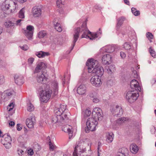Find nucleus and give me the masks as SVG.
<instances>
[{
	"instance_id": "24",
	"label": "nucleus",
	"mask_w": 156,
	"mask_h": 156,
	"mask_svg": "<svg viewBox=\"0 0 156 156\" xmlns=\"http://www.w3.org/2000/svg\"><path fill=\"white\" fill-rule=\"evenodd\" d=\"M46 67L47 65L46 64L42 62H39L35 68L34 73H37L40 72L42 70Z\"/></svg>"
},
{
	"instance_id": "10",
	"label": "nucleus",
	"mask_w": 156,
	"mask_h": 156,
	"mask_svg": "<svg viewBox=\"0 0 156 156\" xmlns=\"http://www.w3.org/2000/svg\"><path fill=\"white\" fill-rule=\"evenodd\" d=\"M34 30V27L32 26L29 25L27 27L26 29L23 30V32L24 35L29 40H32Z\"/></svg>"
},
{
	"instance_id": "37",
	"label": "nucleus",
	"mask_w": 156,
	"mask_h": 156,
	"mask_svg": "<svg viewBox=\"0 0 156 156\" xmlns=\"http://www.w3.org/2000/svg\"><path fill=\"white\" fill-rule=\"evenodd\" d=\"M53 23L54 25V27H55V29L57 31H58L59 32H60L62 31V27H61L60 24L58 23V22H56L55 21V20H54L53 21Z\"/></svg>"
},
{
	"instance_id": "16",
	"label": "nucleus",
	"mask_w": 156,
	"mask_h": 156,
	"mask_svg": "<svg viewBox=\"0 0 156 156\" xmlns=\"http://www.w3.org/2000/svg\"><path fill=\"white\" fill-rule=\"evenodd\" d=\"M115 48L114 45H108L102 48L100 50V52L101 53H103L104 52L111 53L115 51Z\"/></svg>"
},
{
	"instance_id": "50",
	"label": "nucleus",
	"mask_w": 156,
	"mask_h": 156,
	"mask_svg": "<svg viewBox=\"0 0 156 156\" xmlns=\"http://www.w3.org/2000/svg\"><path fill=\"white\" fill-rule=\"evenodd\" d=\"M149 51L151 56L154 58H155L156 56L155 51L151 47L150 48Z\"/></svg>"
},
{
	"instance_id": "62",
	"label": "nucleus",
	"mask_w": 156,
	"mask_h": 156,
	"mask_svg": "<svg viewBox=\"0 0 156 156\" xmlns=\"http://www.w3.org/2000/svg\"><path fill=\"white\" fill-rule=\"evenodd\" d=\"M2 96H1V98H2V99H3V100H7L9 98L8 97L7 95H4V96H3V97H2Z\"/></svg>"
},
{
	"instance_id": "5",
	"label": "nucleus",
	"mask_w": 156,
	"mask_h": 156,
	"mask_svg": "<svg viewBox=\"0 0 156 156\" xmlns=\"http://www.w3.org/2000/svg\"><path fill=\"white\" fill-rule=\"evenodd\" d=\"M17 5L16 3L12 1L6 0L3 4L2 8L3 10L6 11L7 14H9L14 12Z\"/></svg>"
},
{
	"instance_id": "15",
	"label": "nucleus",
	"mask_w": 156,
	"mask_h": 156,
	"mask_svg": "<svg viewBox=\"0 0 156 156\" xmlns=\"http://www.w3.org/2000/svg\"><path fill=\"white\" fill-rule=\"evenodd\" d=\"M77 92L79 94L85 96L86 95L87 88L85 85L81 84L77 88Z\"/></svg>"
},
{
	"instance_id": "49",
	"label": "nucleus",
	"mask_w": 156,
	"mask_h": 156,
	"mask_svg": "<svg viewBox=\"0 0 156 156\" xmlns=\"http://www.w3.org/2000/svg\"><path fill=\"white\" fill-rule=\"evenodd\" d=\"M14 107V105L13 103H11L9 105H8L7 107V110L8 111L10 112L13 109Z\"/></svg>"
},
{
	"instance_id": "64",
	"label": "nucleus",
	"mask_w": 156,
	"mask_h": 156,
	"mask_svg": "<svg viewBox=\"0 0 156 156\" xmlns=\"http://www.w3.org/2000/svg\"><path fill=\"white\" fill-rule=\"evenodd\" d=\"M124 2L127 5H129V1L127 0H124Z\"/></svg>"
},
{
	"instance_id": "40",
	"label": "nucleus",
	"mask_w": 156,
	"mask_h": 156,
	"mask_svg": "<svg viewBox=\"0 0 156 156\" xmlns=\"http://www.w3.org/2000/svg\"><path fill=\"white\" fill-rule=\"evenodd\" d=\"M49 149L51 151H54L57 148V147L54 144L50 141L49 142Z\"/></svg>"
},
{
	"instance_id": "53",
	"label": "nucleus",
	"mask_w": 156,
	"mask_h": 156,
	"mask_svg": "<svg viewBox=\"0 0 156 156\" xmlns=\"http://www.w3.org/2000/svg\"><path fill=\"white\" fill-rule=\"evenodd\" d=\"M34 151L32 149H30L27 151V153L30 156H32L34 154Z\"/></svg>"
},
{
	"instance_id": "11",
	"label": "nucleus",
	"mask_w": 156,
	"mask_h": 156,
	"mask_svg": "<svg viewBox=\"0 0 156 156\" xmlns=\"http://www.w3.org/2000/svg\"><path fill=\"white\" fill-rule=\"evenodd\" d=\"M90 81L92 85L96 87H99L102 84L101 77L99 76H93L90 79Z\"/></svg>"
},
{
	"instance_id": "36",
	"label": "nucleus",
	"mask_w": 156,
	"mask_h": 156,
	"mask_svg": "<svg viewBox=\"0 0 156 156\" xmlns=\"http://www.w3.org/2000/svg\"><path fill=\"white\" fill-rule=\"evenodd\" d=\"M130 149L131 152L136 154L138 150L137 146L135 144H132L130 146Z\"/></svg>"
},
{
	"instance_id": "61",
	"label": "nucleus",
	"mask_w": 156,
	"mask_h": 156,
	"mask_svg": "<svg viewBox=\"0 0 156 156\" xmlns=\"http://www.w3.org/2000/svg\"><path fill=\"white\" fill-rule=\"evenodd\" d=\"M15 124V123L14 122L12 121H10L9 122V126L12 127H13Z\"/></svg>"
},
{
	"instance_id": "4",
	"label": "nucleus",
	"mask_w": 156,
	"mask_h": 156,
	"mask_svg": "<svg viewBox=\"0 0 156 156\" xmlns=\"http://www.w3.org/2000/svg\"><path fill=\"white\" fill-rule=\"evenodd\" d=\"M38 92L40 96V101L44 103H47L48 101L52 94L51 90L49 89V85L45 84L39 88Z\"/></svg>"
},
{
	"instance_id": "9",
	"label": "nucleus",
	"mask_w": 156,
	"mask_h": 156,
	"mask_svg": "<svg viewBox=\"0 0 156 156\" xmlns=\"http://www.w3.org/2000/svg\"><path fill=\"white\" fill-rule=\"evenodd\" d=\"M92 117L98 120H101L103 118L102 110L98 107L94 108L92 111Z\"/></svg>"
},
{
	"instance_id": "54",
	"label": "nucleus",
	"mask_w": 156,
	"mask_h": 156,
	"mask_svg": "<svg viewBox=\"0 0 156 156\" xmlns=\"http://www.w3.org/2000/svg\"><path fill=\"white\" fill-rule=\"evenodd\" d=\"M34 61V58H30L28 59V62L29 64H32Z\"/></svg>"
},
{
	"instance_id": "42",
	"label": "nucleus",
	"mask_w": 156,
	"mask_h": 156,
	"mask_svg": "<svg viewBox=\"0 0 156 156\" xmlns=\"http://www.w3.org/2000/svg\"><path fill=\"white\" fill-rule=\"evenodd\" d=\"M83 114L84 116L85 117L90 116L91 114L90 108H87L86 110L83 112Z\"/></svg>"
},
{
	"instance_id": "39",
	"label": "nucleus",
	"mask_w": 156,
	"mask_h": 156,
	"mask_svg": "<svg viewBox=\"0 0 156 156\" xmlns=\"http://www.w3.org/2000/svg\"><path fill=\"white\" fill-rule=\"evenodd\" d=\"M47 34V33L46 31L42 30L39 32L38 34V37L40 38H42L45 37Z\"/></svg>"
},
{
	"instance_id": "55",
	"label": "nucleus",
	"mask_w": 156,
	"mask_h": 156,
	"mask_svg": "<svg viewBox=\"0 0 156 156\" xmlns=\"http://www.w3.org/2000/svg\"><path fill=\"white\" fill-rule=\"evenodd\" d=\"M23 20L22 19H19L17 20L16 23V24L17 26H20L21 24V22L23 21Z\"/></svg>"
},
{
	"instance_id": "17",
	"label": "nucleus",
	"mask_w": 156,
	"mask_h": 156,
	"mask_svg": "<svg viewBox=\"0 0 156 156\" xmlns=\"http://www.w3.org/2000/svg\"><path fill=\"white\" fill-rule=\"evenodd\" d=\"M35 123V117L33 116L27 118L26 120V124L29 128H32L34 127Z\"/></svg>"
},
{
	"instance_id": "56",
	"label": "nucleus",
	"mask_w": 156,
	"mask_h": 156,
	"mask_svg": "<svg viewBox=\"0 0 156 156\" xmlns=\"http://www.w3.org/2000/svg\"><path fill=\"white\" fill-rule=\"evenodd\" d=\"M17 129L18 131H20L22 129V126L21 125L19 124H18L17 125V126H16Z\"/></svg>"
},
{
	"instance_id": "41",
	"label": "nucleus",
	"mask_w": 156,
	"mask_h": 156,
	"mask_svg": "<svg viewBox=\"0 0 156 156\" xmlns=\"http://www.w3.org/2000/svg\"><path fill=\"white\" fill-rule=\"evenodd\" d=\"M25 9L23 8L19 12L18 16L19 18L21 19H23L25 17L24 16Z\"/></svg>"
},
{
	"instance_id": "12",
	"label": "nucleus",
	"mask_w": 156,
	"mask_h": 156,
	"mask_svg": "<svg viewBox=\"0 0 156 156\" xmlns=\"http://www.w3.org/2000/svg\"><path fill=\"white\" fill-rule=\"evenodd\" d=\"M110 110L112 114L114 116H120L123 113V110L121 107L118 105L114 106L110 108Z\"/></svg>"
},
{
	"instance_id": "47",
	"label": "nucleus",
	"mask_w": 156,
	"mask_h": 156,
	"mask_svg": "<svg viewBox=\"0 0 156 156\" xmlns=\"http://www.w3.org/2000/svg\"><path fill=\"white\" fill-rule=\"evenodd\" d=\"M127 119L126 118H119L117 120V123L119 124H121L122 123L124 122Z\"/></svg>"
},
{
	"instance_id": "26",
	"label": "nucleus",
	"mask_w": 156,
	"mask_h": 156,
	"mask_svg": "<svg viewBox=\"0 0 156 156\" xmlns=\"http://www.w3.org/2000/svg\"><path fill=\"white\" fill-rule=\"evenodd\" d=\"M128 151L125 147H122L119 150L117 153L116 156H128Z\"/></svg>"
},
{
	"instance_id": "58",
	"label": "nucleus",
	"mask_w": 156,
	"mask_h": 156,
	"mask_svg": "<svg viewBox=\"0 0 156 156\" xmlns=\"http://www.w3.org/2000/svg\"><path fill=\"white\" fill-rule=\"evenodd\" d=\"M23 137L21 136H20L18 138V140L19 142H23Z\"/></svg>"
},
{
	"instance_id": "45",
	"label": "nucleus",
	"mask_w": 156,
	"mask_h": 156,
	"mask_svg": "<svg viewBox=\"0 0 156 156\" xmlns=\"http://www.w3.org/2000/svg\"><path fill=\"white\" fill-rule=\"evenodd\" d=\"M123 48L125 50H128L131 48V46L129 43L127 42H126L123 45Z\"/></svg>"
},
{
	"instance_id": "30",
	"label": "nucleus",
	"mask_w": 156,
	"mask_h": 156,
	"mask_svg": "<svg viewBox=\"0 0 156 156\" xmlns=\"http://www.w3.org/2000/svg\"><path fill=\"white\" fill-rule=\"evenodd\" d=\"M60 110L58 108H55L54 110L55 115L58 116H62L64 117V119H65V118H66V121H67L68 119L67 114L65 113L62 114Z\"/></svg>"
},
{
	"instance_id": "13",
	"label": "nucleus",
	"mask_w": 156,
	"mask_h": 156,
	"mask_svg": "<svg viewBox=\"0 0 156 156\" xmlns=\"http://www.w3.org/2000/svg\"><path fill=\"white\" fill-rule=\"evenodd\" d=\"M66 118L64 119V117L56 115H55L52 118V122L53 123H57L58 125H60L61 124H62L66 122Z\"/></svg>"
},
{
	"instance_id": "25",
	"label": "nucleus",
	"mask_w": 156,
	"mask_h": 156,
	"mask_svg": "<svg viewBox=\"0 0 156 156\" xmlns=\"http://www.w3.org/2000/svg\"><path fill=\"white\" fill-rule=\"evenodd\" d=\"M112 57L109 54H105L103 55L102 58V62L104 64H108L109 62H111Z\"/></svg>"
},
{
	"instance_id": "38",
	"label": "nucleus",
	"mask_w": 156,
	"mask_h": 156,
	"mask_svg": "<svg viewBox=\"0 0 156 156\" xmlns=\"http://www.w3.org/2000/svg\"><path fill=\"white\" fill-rule=\"evenodd\" d=\"M27 110L28 111L31 112L33 111L34 110V106L31 103L29 102L27 103Z\"/></svg>"
},
{
	"instance_id": "31",
	"label": "nucleus",
	"mask_w": 156,
	"mask_h": 156,
	"mask_svg": "<svg viewBox=\"0 0 156 156\" xmlns=\"http://www.w3.org/2000/svg\"><path fill=\"white\" fill-rule=\"evenodd\" d=\"M114 137V134L112 132L107 133H106V140L108 143H111L112 142Z\"/></svg>"
},
{
	"instance_id": "23",
	"label": "nucleus",
	"mask_w": 156,
	"mask_h": 156,
	"mask_svg": "<svg viewBox=\"0 0 156 156\" xmlns=\"http://www.w3.org/2000/svg\"><path fill=\"white\" fill-rule=\"evenodd\" d=\"M46 67L47 65L46 64L42 62H39L35 68L34 73H37L40 72L42 70Z\"/></svg>"
},
{
	"instance_id": "34",
	"label": "nucleus",
	"mask_w": 156,
	"mask_h": 156,
	"mask_svg": "<svg viewBox=\"0 0 156 156\" xmlns=\"http://www.w3.org/2000/svg\"><path fill=\"white\" fill-rule=\"evenodd\" d=\"M35 54L39 58H43L45 56L48 55L49 53L48 52L40 51L36 52Z\"/></svg>"
},
{
	"instance_id": "22",
	"label": "nucleus",
	"mask_w": 156,
	"mask_h": 156,
	"mask_svg": "<svg viewBox=\"0 0 156 156\" xmlns=\"http://www.w3.org/2000/svg\"><path fill=\"white\" fill-rule=\"evenodd\" d=\"M46 67L47 65L46 64L42 62H39L35 68L34 73H37L40 72L42 70Z\"/></svg>"
},
{
	"instance_id": "8",
	"label": "nucleus",
	"mask_w": 156,
	"mask_h": 156,
	"mask_svg": "<svg viewBox=\"0 0 156 156\" xmlns=\"http://www.w3.org/2000/svg\"><path fill=\"white\" fill-rule=\"evenodd\" d=\"M11 137L8 134H5L3 136L1 140V143L7 149H9L11 147Z\"/></svg>"
},
{
	"instance_id": "27",
	"label": "nucleus",
	"mask_w": 156,
	"mask_h": 156,
	"mask_svg": "<svg viewBox=\"0 0 156 156\" xmlns=\"http://www.w3.org/2000/svg\"><path fill=\"white\" fill-rule=\"evenodd\" d=\"M37 80L40 83H42L43 81L46 80V78L43 73H38L37 76Z\"/></svg>"
},
{
	"instance_id": "48",
	"label": "nucleus",
	"mask_w": 156,
	"mask_h": 156,
	"mask_svg": "<svg viewBox=\"0 0 156 156\" xmlns=\"http://www.w3.org/2000/svg\"><path fill=\"white\" fill-rule=\"evenodd\" d=\"M12 95V91H5L2 93V97L4 95H7L8 97L11 96Z\"/></svg>"
},
{
	"instance_id": "3",
	"label": "nucleus",
	"mask_w": 156,
	"mask_h": 156,
	"mask_svg": "<svg viewBox=\"0 0 156 156\" xmlns=\"http://www.w3.org/2000/svg\"><path fill=\"white\" fill-rule=\"evenodd\" d=\"M88 66V72L95 75L101 76L104 73L103 68L98 65V61L93 59H89L86 63Z\"/></svg>"
},
{
	"instance_id": "7",
	"label": "nucleus",
	"mask_w": 156,
	"mask_h": 156,
	"mask_svg": "<svg viewBox=\"0 0 156 156\" xmlns=\"http://www.w3.org/2000/svg\"><path fill=\"white\" fill-rule=\"evenodd\" d=\"M139 96L138 91L131 90L127 92L126 97L128 102L131 103L136 101Z\"/></svg>"
},
{
	"instance_id": "20",
	"label": "nucleus",
	"mask_w": 156,
	"mask_h": 156,
	"mask_svg": "<svg viewBox=\"0 0 156 156\" xmlns=\"http://www.w3.org/2000/svg\"><path fill=\"white\" fill-rule=\"evenodd\" d=\"M14 80L15 83L18 85H21L24 83V78L22 75H15Z\"/></svg>"
},
{
	"instance_id": "35",
	"label": "nucleus",
	"mask_w": 156,
	"mask_h": 156,
	"mask_svg": "<svg viewBox=\"0 0 156 156\" xmlns=\"http://www.w3.org/2000/svg\"><path fill=\"white\" fill-rule=\"evenodd\" d=\"M5 27L7 28H10L11 29L15 27V23L11 21H8L5 22L4 23Z\"/></svg>"
},
{
	"instance_id": "60",
	"label": "nucleus",
	"mask_w": 156,
	"mask_h": 156,
	"mask_svg": "<svg viewBox=\"0 0 156 156\" xmlns=\"http://www.w3.org/2000/svg\"><path fill=\"white\" fill-rule=\"evenodd\" d=\"M23 153V151L21 149H19L18 150V153L20 156H21Z\"/></svg>"
},
{
	"instance_id": "63",
	"label": "nucleus",
	"mask_w": 156,
	"mask_h": 156,
	"mask_svg": "<svg viewBox=\"0 0 156 156\" xmlns=\"http://www.w3.org/2000/svg\"><path fill=\"white\" fill-rule=\"evenodd\" d=\"M151 133L152 134H154L155 133V127H153L151 129Z\"/></svg>"
},
{
	"instance_id": "18",
	"label": "nucleus",
	"mask_w": 156,
	"mask_h": 156,
	"mask_svg": "<svg viewBox=\"0 0 156 156\" xmlns=\"http://www.w3.org/2000/svg\"><path fill=\"white\" fill-rule=\"evenodd\" d=\"M130 86L131 89H135V91H140L141 89L139 85V83L135 80H132L130 83Z\"/></svg>"
},
{
	"instance_id": "14",
	"label": "nucleus",
	"mask_w": 156,
	"mask_h": 156,
	"mask_svg": "<svg viewBox=\"0 0 156 156\" xmlns=\"http://www.w3.org/2000/svg\"><path fill=\"white\" fill-rule=\"evenodd\" d=\"M50 90H51L52 93L53 92L54 95H57L58 92V82L56 80L53 81L51 84Z\"/></svg>"
},
{
	"instance_id": "46",
	"label": "nucleus",
	"mask_w": 156,
	"mask_h": 156,
	"mask_svg": "<svg viewBox=\"0 0 156 156\" xmlns=\"http://www.w3.org/2000/svg\"><path fill=\"white\" fill-rule=\"evenodd\" d=\"M146 37L148 39V40L150 41L151 42H152L151 39H153L154 36L153 35L152 33L150 32H147L146 34Z\"/></svg>"
},
{
	"instance_id": "43",
	"label": "nucleus",
	"mask_w": 156,
	"mask_h": 156,
	"mask_svg": "<svg viewBox=\"0 0 156 156\" xmlns=\"http://www.w3.org/2000/svg\"><path fill=\"white\" fill-rule=\"evenodd\" d=\"M64 0H57L56 3L58 7H61L62 5L64 4Z\"/></svg>"
},
{
	"instance_id": "1",
	"label": "nucleus",
	"mask_w": 156,
	"mask_h": 156,
	"mask_svg": "<svg viewBox=\"0 0 156 156\" xmlns=\"http://www.w3.org/2000/svg\"><path fill=\"white\" fill-rule=\"evenodd\" d=\"M86 22H84L80 27H77L74 30V34H73V40L72 44V49L74 47L75 44L79 37V35L82 34L81 38H89L90 40H94L98 38V39L101 37L102 31L101 28L99 29V31L97 32L91 33L87 28Z\"/></svg>"
},
{
	"instance_id": "28",
	"label": "nucleus",
	"mask_w": 156,
	"mask_h": 156,
	"mask_svg": "<svg viewBox=\"0 0 156 156\" xmlns=\"http://www.w3.org/2000/svg\"><path fill=\"white\" fill-rule=\"evenodd\" d=\"M32 13L34 16L38 17L41 15V10L38 7L35 6L33 9Z\"/></svg>"
},
{
	"instance_id": "33",
	"label": "nucleus",
	"mask_w": 156,
	"mask_h": 156,
	"mask_svg": "<svg viewBox=\"0 0 156 156\" xmlns=\"http://www.w3.org/2000/svg\"><path fill=\"white\" fill-rule=\"evenodd\" d=\"M107 72L110 75L112 74L115 70V66L110 65L109 66L106 67Z\"/></svg>"
},
{
	"instance_id": "32",
	"label": "nucleus",
	"mask_w": 156,
	"mask_h": 156,
	"mask_svg": "<svg viewBox=\"0 0 156 156\" xmlns=\"http://www.w3.org/2000/svg\"><path fill=\"white\" fill-rule=\"evenodd\" d=\"M58 108L60 110L62 114H66L67 115L69 113L68 110L66 109V105H61Z\"/></svg>"
},
{
	"instance_id": "21",
	"label": "nucleus",
	"mask_w": 156,
	"mask_h": 156,
	"mask_svg": "<svg viewBox=\"0 0 156 156\" xmlns=\"http://www.w3.org/2000/svg\"><path fill=\"white\" fill-rule=\"evenodd\" d=\"M46 67L47 65L46 64L42 62H39L35 68L34 73H37L40 72L42 70Z\"/></svg>"
},
{
	"instance_id": "44",
	"label": "nucleus",
	"mask_w": 156,
	"mask_h": 156,
	"mask_svg": "<svg viewBox=\"0 0 156 156\" xmlns=\"http://www.w3.org/2000/svg\"><path fill=\"white\" fill-rule=\"evenodd\" d=\"M131 11L132 13L135 16H138L140 14V12L139 10H137L136 9L134 8H131Z\"/></svg>"
},
{
	"instance_id": "59",
	"label": "nucleus",
	"mask_w": 156,
	"mask_h": 156,
	"mask_svg": "<svg viewBox=\"0 0 156 156\" xmlns=\"http://www.w3.org/2000/svg\"><path fill=\"white\" fill-rule=\"evenodd\" d=\"M93 101L95 103H97L99 101L100 99L98 98H95L93 99Z\"/></svg>"
},
{
	"instance_id": "52",
	"label": "nucleus",
	"mask_w": 156,
	"mask_h": 156,
	"mask_svg": "<svg viewBox=\"0 0 156 156\" xmlns=\"http://www.w3.org/2000/svg\"><path fill=\"white\" fill-rule=\"evenodd\" d=\"M114 80L113 79H109L107 81V83L110 86H112L113 84Z\"/></svg>"
},
{
	"instance_id": "51",
	"label": "nucleus",
	"mask_w": 156,
	"mask_h": 156,
	"mask_svg": "<svg viewBox=\"0 0 156 156\" xmlns=\"http://www.w3.org/2000/svg\"><path fill=\"white\" fill-rule=\"evenodd\" d=\"M20 47L21 49L25 51L27 50L29 48L28 46L26 44L24 45L23 46H20Z\"/></svg>"
},
{
	"instance_id": "29",
	"label": "nucleus",
	"mask_w": 156,
	"mask_h": 156,
	"mask_svg": "<svg viewBox=\"0 0 156 156\" xmlns=\"http://www.w3.org/2000/svg\"><path fill=\"white\" fill-rule=\"evenodd\" d=\"M125 19V18L122 16L120 17L118 19L117 23L116 25V30L117 33L118 34H119V28Z\"/></svg>"
},
{
	"instance_id": "6",
	"label": "nucleus",
	"mask_w": 156,
	"mask_h": 156,
	"mask_svg": "<svg viewBox=\"0 0 156 156\" xmlns=\"http://www.w3.org/2000/svg\"><path fill=\"white\" fill-rule=\"evenodd\" d=\"M98 120L96 118L92 117L87 119L86 122L87 128L85 129L86 133H88L89 130L93 131L96 130V127L98 123Z\"/></svg>"
},
{
	"instance_id": "2",
	"label": "nucleus",
	"mask_w": 156,
	"mask_h": 156,
	"mask_svg": "<svg viewBox=\"0 0 156 156\" xmlns=\"http://www.w3.org/2000/svg\"><path fill=\"white\" fill-rule=\"evenodd\" d=\"M92 142L89 139H86L83 140H81L75 147L74 151L73 153V156H84L83 154L86 153V147L89 146V149L88 151H91V146L92 144Z\"/></svg>"
},
{
	"instance_id": "19",
	"label": "nucleus",
	"mask_w": 156,
	"mask_h": 156,
	"mask_svg": "<svg viewBox=\"0 0 156 156\" xmlns=\"http://www.w3.org/2000/svg\"><path fill=\"white\" fill-rule=\"evenodd\" d=\"M62 130L69 133V138L70 139L73 136V128L72 126L68 125H64L62 128Z\"/></svg>"
},
{
	"instance_id": "57",
	"label": "nucleus",
	"mask_w": 156,
	"mask_h": 156,
	"mask_svg": "<svg viewBox=\"0 0 156 156\" xmlns=\"http://www.w3.org/2000/svg\"><path fill=\"white\" fill-rule=\"evenodd\" d=\"M120 55L122 58H124L126 57V54L124 52L122 51L120 52Z\"/></svg>"
}]
</instances>
